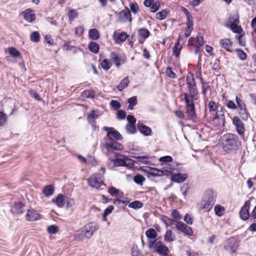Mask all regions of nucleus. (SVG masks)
Segmentation results:
<instances>
[{
  "label": "nucleus",
  "mask_w": 256,
  "mask_h": 256,
  "mask_svg": "<svg viewBox=\"0 0 256 256\" xmlns=\"http://www.w3.org/2000/svg\"><path fill=\"white\" fill-rule=\"evenodd\" d=\"M169 252L168 248L161 244V256H168Z\"/></svg>",
  "instance_id": "58"
},
{
  "label": "nucleus",
  "mask_w": 256,
  "mask_h": 256,
  "mask_svg": "<svg viewBox=\"0 0 256 256\" xmlns=\"http://www.w3.org/2000/svg\"><path fill=\"white\" fill-rule=\"evenodd\" d=\"M215 214L218 216H221L224 214V209L223 206L220 205H216L214 208Z\"/></svg>",
  "instance_id": "41"
},
{
  "label": "nucleus",
  "mask_w": 256,
  "mask_h": 256,
  "mask_svg": "<svg viewBox=\"0 0 256 256\" xmlns=\"http://www.w3.org/2000/svg\"><path fill=\"white\" fill-rule=\"evenodd\" d=\"M171 180L175 182L180 183L184 182L187 178L188 176L185 174H171Z\"/></svg>",
  "instance_id": "22"
},
{
  "label": "nucleus",
  "mask_w": 256,
  "mask_h": 256,
  "mask_svg": "<svg viewBox=\"0 0 256 256\" xmlns=\"http://www.w3.org/2000/svg\"><path fill=\"white\" fill-rule=\"evenodd\" d=\"M8 54L12 57L17 58L20 56V53L14 47H10L8 48Z\"/></svg>",
  "instance_id": "37"
},
{
  "label": "nucleus",
  "mask_w": 256,
  "mask_h": 256,
  "mask_svg": "<svg viewBox=\"0 0 256 256\" xmlns=\"http://www.w3.org/2000/svg\"><path fill=\"white\" fill-rule=\"evenodd\" d=\"M126 129L130 134H134L136 131L134 124H128L126 126Z\"/></svg>",
  "instance_id": "52"
},
{
  "label": "nucleus",
  "mask_w": 256,
  "mask_h": 256,
  "mask_svg": "<svg viewBox=\"0 0 256 256\" xmlns=\"http://www.w3.org/2000/svg\"><path fill=\"white\" fill-rule=\"evenodd\" d=\"M213 122L218 126H224L225 123L224 112L221 108L220 110H218L213 118Z\"/></svg>",
  "instance_id": "11"
},
{
  "label": "nucleus",
  "mask_w": 256,
  "mask_h": 256,
  "mask_svg": "<svg viewBox=\"0 0 256 256\" xmlns=\"http://www.w3.org/2000/svg\"><path fill=\"white\" fill-rule=\"evenodd\" d=\"M238 246V241L234 238H230L226 242L225 248L230 250L232 254L236 252Z\"/></svg>",
  "instance_id": "16"
},
{
  "label": "nucleus",
  "mask_w": 256,
  "mask_h": 256,
  "mask_svg": "<svg viewBox=\"0 0 256 256\" xmlns=\"http://www.w3.org/2000/svg\"><path fill=\"white\" fill-rule=\"evenodd\" d=\"M99 48V45L95 42H90L88 44L89 50L94 54L98 52Z\"/></svg>",
  "instance_id": "33"
},
{
  "label": "nucleus",
  "mask_w": 256,
  "mask_h": 256,
  "mask_svg": "<svg viewBox=\"0 0 256 256\" xmlns=\"http://www.w3.org/2000/svg\"><path fill=\"white\" fill-rule=\"evenodd\" d=\"M138 128L142 134L145 136L150 135L152 132L150 128L140 122L138 124Z\"/></svg>",
  "instance_id": "25"
},
{
  "label": "nucleus",
  "mask_w": 256,
  "mask_h": 256,
  "mask_svg": "<svg viewBox=\"0 0 256 256\" xmlns=\"http://www.w3.org/2000/svg\"><path fill=\"white\" fill-rule=\"evenodd\" d=\"M138 34L141 38L145 40L149 36L150 32L148 30L142 28L138 30Z\"/></svg>",
  "instance_id": "31"
},
{
  "label": "nucleus",
  "mask_w": 256,
  "mask_h": 256,
  "mask_svg": "<svg viewBox=\"0 0 256 256\" xmlns=\"http://www.w3.org/2000/svg\"><path fill=\"white\" fill-rule=\"evenodd\" d=\"M182 48V46L180 44L179 40H178L173 48L174 54L176 57H178L180 56Z\"/></svg>",
  "instance_id": "34"
},
{
  "label": "nucleus",
  "mask_w": 256,
  "mask_h": 256,
  "mask_svg": "<svg viewBox=\"0 0 256 256\" xmlns=\"http://www.w3.org/2000/svg\"><path fill=\"white\" fill-rule=\"evenodd\" d=\"M110 104L112 108L116 110H118L120 107V104L118 101L116 100H112L110 102Z\"/></svg>",
  "instance_id": "61"
},
{
  "label": "nucleus",
  "mask_w": 256,
  "mask_h": 256,
  "mask_svg": "<svg viewBox=\"0 0 256 256\" xmlns=\"http://www.w3.org/2000/svg\"><path fill=\"white\" fill-rule=\"evenodd\" d=\"M208 106L210 112H214L217 110L216 104L214 101H210L208 104Z\"/></svg>",
  "instance_id": "59"
},
{
  "label": "nucleus",
  "mask_w": 256,
  "mask_h": 256,
  "mask_svg": "<svg viewBox=\"0 0 256 256\" xmlns=\"http://www.w3.org/2000/svg\"><path fill=\"white\" fill-rule=\"evenodd\" d=\"M40 215L34 210H29L26 214V218L28 221H34L40 219Z\"/></svg>",
  "instance_id": "20"
},
{
  "label": "nucleus",
  "mask_w": 256,
  "mask_h": 256,
  "mask_svg": "<svg viewBox=\"0 0 256 256\" xmlns=\"http://www.w3.org/2000/svg\"><path fill=\"white\" fill-rule=\"evenodd\" d=\"M88 185L95 188H98L104 184L102 176L98 173L94 174L88 179Z\"/></svg>",
  "instance_id": "8"
},
{
  "label": "nucleus",
  "mask_w": 256,
  "mask_h": 256,
  "mask_svg": "<svg viewBox=\"0 0 256 256\" xmlns=\"http://www.w3.org/2000/svg\"><path fill=\"white\" fill-rule=\"evenodd\" d=\"M186 104V114L188 119L194 120L196 118L194 100L196 98H191L186 94H184Z\"/></svg>",
  "instance_id": "4"
},
{
  "label": "nucleus",
  "mask_w": 256,
  "mask_h": 256,
  "mask_svg": "<svg viewBox=\"0 0 256 256\" xmlns=\"http://www.w3.org/2000/svg\"><path fill=\"white\" fill-rule=\"evenodd\" d=\"M131 256H142V254L139 250L136 244H134L131 248Z\"/></svg>",
  "instance_id": "30"
},
{
  "label": "nucleus",
  "mask_w": 256,
  "mask_h": 256,
  "mask_svg": "<svg viewBox=\"0 0 256 256\" xmlns=\"http://www.w3.org/2000/svg\"><path fill=\"white\" fill-rule=\"evenodd\" d=\"M146 235L148 238V248L153 249L154 251L160 254V240L159 238H156L157 233L154 228H150L146 232Z\"/></svg>",
  "instance_id": "2"
},
{
  "label": "nucleus",
  "mask_w": 256,
  "mask_h": 256,
  "mask_svg": "<svg viewBox=\"0 0 256 256\" xmlns=\"http://www.w3.org/2000/svg\"><path fill=\"white\" fill-rule=\"evenodd\" d=\"M236 54L242 60H244L246 58V54L242 50L237 49Z\"/></svg>",
  "instance_id": "54"
},
{
  "label": "nucleus",
  "mask_w": 256,
  "mask_h": 256,
  "mask_svg": "<svg viewBox=\"0 0 256 256\" xmlns=\"http://www.w3.org/2000/svg\"><path fill=\"white\" fill-rule=\"evenodd\" d=\"M130 8L132 12L136 14L138 10V6L136 4L132 3L130 4Z\"/></svg>",
  "instance_id": "64"
},
{
  "label": "nucleus",
  "mask_w": 256,
  "mask_h": 256,
  "mask_svg": "<svg viewBox=\"0 0 256 256\" xmlns=\"http://www.w3.org/2000/svg\"><path fill=\"white\" fill-rule=\"evenodd\" d=\"M174 236H172V230H167L166 232V233L164 236V239L165 241L170 242L174 240Z\"/></svg>",
  "instance_id": "45"
},
{
  "label": "nucleus",
  "mask_w": 256,
  "mask_h": 256,
  "mask_svg": "<svg viewBox=\"0 0 256 256\" xmlns=\"http://www.w3.org/2000/svg\"><path fill=\"white\" fill-rule=\"evenodd\" d=\"M196 42L195 43V46H198V47H201L204 44V38L203 37L198 34L196 38Z\"/></svg>",
  "instance_id": "53"
},
{
  "label": "nucleus",
  "mask_w": 256,
  "mask_h": 256,
  "mask_svg": "<svg viewBox=\"0 0 256 256\" xmlns=\"http://www.w3.org/2000/svg\"><path fill=\"white\" fill-rule=\"evenodd\" d=\"M103 130L108 132L107 136L108 139L114 138L116 140H121L122 138L120 132L113 128L104 126Z\"/></svg>",
  "instance_id": "12"
},
{
  "label": "nucleus",
  "mask_w": 256,
  "mask_h": 256,
  "mask_svg": "<svg viewBox=\"0 0 256 256\" xmlns=\"http://www.w3.org/2000/svg\"><path fill=\"white\" fill-rule=\"evenodd\" d=\"M222 148L224 152L236 150L241 145L238 136L232 133L224 134L221 138Z\"/></svg>",
  "instance_id": "1"
},
{
  "label": "nucleus",
  "mask_w": 256,
  "mask_h": 256,
  "mask_svg": "<svg viewBox=\"0 0 256 256\" xmlns=\"http://www.w3.org/2000/svg\"><path fill=\"white\" fill-rule=\"evenodd\" d=\"M232 123L236 128V130L240 136H243L245 132V128L244 124L238 116H234L232 119Z\"/></svg>",
  "instance_id": "14"
},
{
  "label": "nucleus",
  "mask_w": 256,
  "mask_h": 256,
  "mask_svg": "<svg viewBox=\"0 0 256 256\" xmlns=\"http://www.w3.org/2000/svg\"><path fill=\"white\" fill-rule=\"evenodd\" d=\"M172 160L173 158L171 156H161V176H169L172 174L174 168L170 162Z\"/></svg>",
  "instance_id": "3"
},
{
  "label": "nucleus",
  "mask_w": 256,
  "mask_h": 256,
  "mask_svg": "<svg viewBox=\"0 0 256 256\" xmlns=\"http://www.w3.org/2000/svg\"><path fill=\"white\" fill-rule=\"evenodd\" d=\"M67 16L68 17L69 22H72L74 20L75 18H78V13L76 10L70 8L68 12Z\"/></svg>",
  "instance_id": "27"
},
{
  "label": "nucleus",
  "mask_w": 256,
  "mask_h": 256,
  "mask_svg": "<svg viewBox=\"0 0 256 256\" xmlns=\"http://www.w3.org/2000/svg\"><path fill=\"white\" fill-rule=\"evenodd\" d=\"M54 192V188L51 185L46 186L43 190V193L46 196H52Z\"/></svg>",
  "instance_id": "32"
},
{
  "label": "nucleus",
  "mask_w": 256,
  "mask_h": 256,
  "mask_svg": "<svg viewBox=\"0 0 256 256\" xmlns=\"http://www.w3.org/2000/svg\"><path fill=\"white\" fill-rule=\"evenodd\" d=\"M146 178L144 176L140 174H137L134 178V182L142 186Z\"/></svg>",
  "instance_id": "39"
},
{
  "label": "nucleus",
  "mask_w": 256,
  "mask_h": 256,
  "mask_svg": "<svg viewBox=\"0 0 256 256\" xmlns=\"http://www.w3.org/2000/svg\"><path fill=\"white\" fill-rule=\"evenodd\" d=\"M128 108L131 110H133L134 106L137 104V97L136 96H132L128 100Z\"/></svg>",
  "instance_id": "35"
},
{
  "label": "nucleus",
  "mask_w": 256,
  "mask_h": 256,
  "mask_svg": "<svg viewBox=\"0 0 256 256\" xmlns=\"http://www.w3.org/2000/svg\"><path fill=\"white\" fill-rule=\"evenodd\" d=\"M186 84L189 91V94L186 93L191 98H196L198 94L194 75L191 72H188L186 76Z\"/></svg>",
  "instance_id": "5"
},
{
  "label": "nucleus",
  "mask_w": 256,
  "mask_h": 256,
  "mask_svg": "<svg viewBox=\"0 0 256 256\" xmlns=\"http://www.w3.org/2000/svg\"><path fill=\"white\" fill-rule=\"evenodd\" d=\"M143 206L142 202L140 201L136 200L129 204L128 206L132 208L138 209L141 208Z\"/></svg>",
  "instance_id": "42"
},
{
  "label": "nucleus",
  "mask_w": 256,
  "mask_h": 256,
  "mask_svg": "<svg viewBox=\"0 0 256 256\" xmlns=\"http://www.w3.org/2000/svg\"><path fill=\"white\" fill-rule=\"evenodd\" d=\"M160 6V4L158 2H154L150 6V11L152 12H156Z\"/></svg>",
  "instance_id": "57"
},
{
  "label": "nucleus",
  "mask_w": 256,
  "mask_h": 256,
  "mask_svg": "<svg viewBox=\"0 0 256 256\" xmlns=\"http://www.w3.org/2000/svg\"><path fill=\"white\" fill-rule=\"evenodd\" d=\"M214 202L215 200H214L213 192L212 191H208L206 192L204 195L202 208L204 212H208L212 209Z\"/></svg>",
  "instance_id": "7"
},
{
  "label": "nucleus",
  "mask_w": 256,
  "mask_h": 256,
  "mask_svg": "<svg viewBox=\"0 0 256 256\" xmlns=\"http://www.w3.org/2000/svg\"><path fill=\"white\" fill-rule=\"evenodd\" d=\"M30 40L32 41L37 42L40 40V36L38 32H32L30 34Z\"/></svg>",
  "instance_id": "46"
},
{
  "label": "nucleus",
  "mask_w": 256,
  "mask_h": 256,
  "mask_svg": "<svg viewBox=\"0 0 256 256\" xmlns=\"http://www.w3.org/2000/svg\"><path fill=\"white\" fill-rule=\"evenodd\" d=\"M250 200H246L240 211V217L242 220H247L250 216L248 210L250 206Z\"/></svg>",
  "instance_id": "15"
},
{
  "label": "nucleus",
  "mask_w": 256,
  "mask_h": 256,
  "mask_svg": "<svg viewBox=\"0 0 256 256\" xmlns=\"http://www.w3.org/2000/svg\"><path fill=\"white\" fill-rule=\"evenodd\" d=\"M166 74V76L170 78H176V74L172 72L170 67H167Z\"/></svg>",
  "instance_id": "56"
},
{
  "label": "nucleus",
  "mask_w": 256,
  "mask_h": 256,
  "mask_svg": "<svg viewBox=\"0 0 256 256\" xmlns=\"http://www.w3.org/2000/svg\"><path fill=\"white\" fill-rule=\"evenodd\" d=\"M147 172L154 176H158L160 170L154 168H146L144 170Z\"/></svg>",
  "instance_id": "51"
},
{
  "label": "nucleus",
  "mask_w": 256,
  "mask_h": 256,
  "mask_svg": "<svg viewBox=\"0 0 256 256\" xmlns=\"http://www.w3.org/2000/svg\"><path fill=\"white\" fill-rule=\"evenodd\" d=\"M65 198V196L59 194L55 198L52 200V202L56 204L58 208H62L64 206Z\"/></svg>",
  "instance_id": "23"
},
{
  "label": "nucleus",
  "mask_w": 256,
  "mask_h": 256,
  "mask_svg": "<svg viewBox=\"0 0 256 256\" xmlns=\"http://www.w3.org/2000/svg\"><path fill=\"white\" fill-rule=\"evenodd\" d=\"M110 60L112 61L117 68H119L120 65V58L118 54L115 52H112L110 54Z\"/></svg>",
  "instance_id": "26"
},
{
  "label": "nucleus",
  "mask_w": 256,
  "mask_h": 256,
  "mask_svg": "<svg viewBox=\"0 0 256 256\" xmlns=\"http://www.w3.org/2000/svg\"><path fill=\"white\" fill-rule=\"evenodd\" d=\"M22 14L23 16L24 20L28 22H32L36 20V16L34 11L28 8L22 12Z\"/></svg>",
  "instance_id": "19"
},
{
  "label": "nucleus",
  "mask_w": 256,
  "mask_h": 256,
  "mask_svg": "<svg viewBox=\"0 0 256 256\" xmlns=\"http://www.w3.org/2000/svg\"><path fill=\"white\" fill-rule=\"evenodd\" d=\"M118 21L120 22L124 23L126 22L132 21V15L128 8H125L119 13Z\"/></svg>",
  "instance_id": "17"
},
{
  "label": "nucleus",
  "mask_w": 256,
  "mask_h": 256,
  "mask_svg": "<svg viewBox=\"0 0 256 256\" xmlns=\"http://www.w3.org/2000/svg\"><path fill=\"white\" fill-rule=\"evenodd\" d=\"M6 115L3 112H0V126H4L6 122Z\"/></svg>",
  "instance_id": "55"
},
{
  "label": "nucleus",
  "mask_w": 256,
  "mask_h": 256,
  "mask_svg": "<svg viewBox=\"0 0 256 256\" xmlns=\"http://www.w3.org/2000/svg\"><path fill=\"white\" fill-rule=\"evenodd\" d=\"M171 216L176 220H180L182 218V215L176 210H173L172 211Z\"/></svg>",
  "instance_id": "44"
},
{
  "label": "nucleus",
  "mask_w": 256,
  "mask_h": 256,
  "mask_svg": "<svg viewBox=\"0 0 256 256\" xmlns=\"http://www.w3.org/2000/svg\"><path fill=\"white\" fill-rule=\"evenodd\" d=\"M114 207L112 206H109L105 210L104 214V218L106 220V216L110 214L114 210Z\"/></svg>",
  "instance_id": "60"
},
{
  "label": "nucleus",
  "mask_w": 256,
  "mask_h": 256,
  "mask_svg": "<svg viewBox=\"0 0 256 256\" xmlns=\"http://www.w3.org/2000/svg\"><path fill=\"white\" fill-rule=\"evenodd\" d=\"M24 205L22 202H18L15 204L14 208L16 210V212L18 214H21L23 212Z\"/></svg>",
  "instance_id": "50"
},
{
  "label": "nucleus",
  "mask_w": 256,
  "mask_h": 256,
  "mask_svg": "<svg viewBox=\"0 0 256 256\" xmlns=\"http://www.w3.org/2000/svg\"><path fill=\"white\" fill-rule=\"evenodd\" d=\"M220 44L222 48L228 52H231L232 42L229 38H224L220 40Z\"/></svg>",
  "instance_id": "24"
},
{
  "label": "nucleus",
  "mask_w": 256,
  "mask_h": 256,
  "mask_svg": "<svg viewBox=\"0 0 256 256\" xmlns=\"http://www.w3.org/2000/svg\"><path fill=\"white\" fill-rule=\"evenodd\" d=\"M116 159L114 160V164L116 166H134V161L130 158H127L124 156L120 155L118 153H114Z\"/></svg>",
  "instance_id": "9"
},
{
  "label": "nucleus",
  "mask_w": 256,
  "mask_h": 256,
  "mask_svg": "<svg viewBox=\"0 0 256 256\" xmlns=\"http://www.w3.org/2000/svg\"><path fill=\"white\" fill-rule=\"evenodd\" d=\"M130 83V80L128 77H126L122 79L118 86V88L120 91H122L124 88H126Z\"/></svg>",
  "instance_id": "28"
},
{
  "label": "nucleus",
  "mask_w": 256,
  "mask_h": 256,
  "mask_svg": "<svg viewBox=\"0 0 256 256\" xmlns=\"http://www.w3.org/2000/svg\"><path fill=\"white\" fill-rule=\"evenodd\" d=\"M83 98H93L94 96V92L91 90H86L82 93Z\"/></svg>",
  "instance_id": "47"
},
{
  "label": "nucleus",
  "mask_w": 256,
  "mask_h": 256,
  "mask_svg": "<svg viewBox=\"0 0 256 256\" xmlns=\"http://www.w3.org/2000/svg\"><path fill=\"white\" fill-rule=\"evenodd\" d=\"M98 118V115L95 114H94V111H92L90 114L88 115V120L92 126H94L96 124L95 120Z\"/></svg>",
  "instance_id": "40"
},
{
  "label": "nucleus",
  "mask_w": 256,
  "mask_h": 256,
  "mask_svg": "<svg viewBox=\"0 0 256 256\" xmlns=\"http://www.w3.org/2000/svg\"><path fill=\"white\" fill-rule=\"evenodd\" d=\"M126 116V113L124 110H120L117 112V118L119 120L124 119Z\"/></svg>",
  "instance_id": "63"
},
{
  "label": "nucleus",
  "mask_w": 256,
  "mask_h": 256,
  "mask_svg": "<svg viewBox=\"0 0 256 256\" xmlns=\"http://www.w3.org/2000/svg\"><path fill=\"white\" fill-rule=\"evenodd\" d=\"M47 230L49 234H54L58 231V228L55 225H52L48 228Z\"/></svg>",
  "instance_id": "49"
},
{
  "label": "nucleus",
  "mask_w": 256,
  "mask_h": 256,
  "mask_svg": "<svg viewBox=\"0 0 256 256\" xmlns=\"http://www.w3.org/2000/svg\"><path fill=\"white\" fill-rule=\"evenodd\" d=\"M112 66V63L108 59L104 60L101 62V66L105 70H108Z\"/></svg>",
  "instance_id": "38"
},
{
  "label": "nucleus",
  "mask_w": 256,
  "mask_h": 256,
  "mask_svg": "<svg viewBox=\"0 0 256 256\" xmlns=\"http://www.w3.org/2000/svg\"><path fill=\"white\" fill-rule=\"evenodd\" d=\"M98 228V227L96 224L94 222L88 223L81 228L79 235L82 238H90Z\"/></svg>",
  "instance_id": "6"
},
{
  "label": "nucleus",
  "mask_w": 256,
  "mask_h": 256,
  "mask_svg": "<svg viewBox=\"0 0 256 256\" xmlns=\"http://www.w3.org/2000/svg\"><path fill=\"white\" fill-rule=\"evenodd\" d=\"M106 148L107 150V156L110 157V154L112 152V150H122L123 148V146L113 139H108L106 142Z\"/></svg>",
  "instance_id": "10"
},
{
  "label": "nucleus",
  "mask_w": 256,
  "mask_h": 256,
  "mask_svg": "<svg viewBox=\"0 0 256 256\" xmlns=\"http://www.w3.org/2000/svg\"><path fill=\"white\" fill-rule=\"evenodd\" d=\"M244 32H242L240 34H239L238 36H236V38L238 40V43L240 45L242 46H244L246 44V42L244 38Z\"/></svg>",
  "instance_id": "48"
},
{
  "label": "nucleus",
  "mask_w": 256,
  "mask_h": 256,
  "mask_svg": "<svg viewBox=\"0 0 256 256\" xmlns=\"http://www.w3.org/2000/svg\"><path fill=\"white\" fill-rule=\"evenodd\" d=\"M238 114L242 119H248V114L246 108V107L238 109Z\"/></svg>",
  "instance_id": "43"
},
{
  "label": "nucleus",
  "mask_w": 256,
  "mask_h": 256,
  "mask_svg": "<svg viewBox=\"0 0 256 256\" xmlns=\"http://www.w3.org/2000/svg\"><path fill=\"white\" fill-rule=\"evenodd\" d=\"M65 204L66 205V208L68 209L74 205L75 201L74 198L66 196L64 200V204Z\"/></svg>",
  "instance_id": "36"
},
{
  "label": "nucleus",
  "mask_w": 256,
  "mask_h": 256,
  "mask_svg": "<svg viewBox=\"0 0 256 256\" xmlns=\"http://www.w3.org/2000/svg\"><path fill=\"white\" fill-rule=\"evenodd\" d=\"M176 226L178 230L184 233L187 236H191L193 234L192 228L182 222H176Z\"/></svg>",
  "instance_id": "13"
},
{
  "label": "nucleus",
  "mask_w": 256,
  "mask_h": 256,
  "mask_svg": "<svg viewBox=\"0 0 256 256\" xmlns=\"http://www.w3.org/2000/svg\"><path fill=\"white\" fill-rule=\"evenodd\" d=\"M90 38L93 40H96L100 38L98 31L96 28H92L88 32Z\"/></svg>",
  "instance_id": "29"
},
{
  "label": "nucleus",
  "mask_w": 256,
  "mask_h": 256,
  "mask_svg": "<svg viewBox=\"0 0 256 256\" xmlns=\"http://www.w3.org/2000/svg\"><path fill=\"white\" fill-rule=\"evenodd\" d=\"M87 162L93 166H95L97 164V161L95 158L90 156H88Z\"/></svg>",
  "instance_id": "62"
},
{
  "label": "nucleus",
  "mask_w": 256,
  "mask_h": 256,
  "mask_svg": "<svg viewBox=\"0 0 256 256\" xmlns=\"http://www.w3.org/2000/svg\"><path fill=\"white\" fill-rule=\"evenodd\" d=\"M238 18H236L234 19V21L231 23L230 26L228 24L226 26L227 27H230L234 33H236L239 34L244 32L241 26H238Z\"/></svg>",
  "instance_id": "18"
},
{
  "label": "nucleus",
  "mask_w": 256,
  "mask_h": 256,
  "mask_svg": "<svg viewBox=\"0 0 256 256\" xmlns=\"http://www.w3.org/2000/svg\"><path fill=\"white\" fill-rule=\"evenodd\" d=\"M128 38V34L125 32L121 33L114 32L113 34V38L116 44H120L124 42Z\"/></svg>",
  "instance_id": "21"
}]
</instances>
